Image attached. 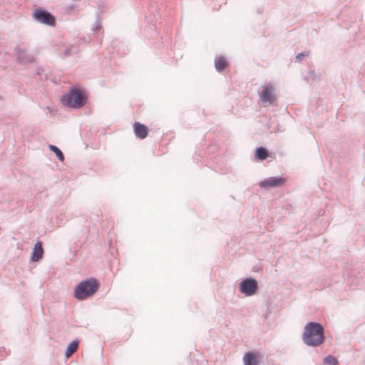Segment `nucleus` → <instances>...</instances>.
<instances>
[{
	"mask_svg": "<svg viewBox=\"0 0 365 365\" xmlns=\"http://www.w3.org/2000/svg\"><path fill=\"white\" fill-rule=\"evenodd\" d=\"M49 149L51 151L53 152L56 154V155L60 161L63 162L64 160V155L57 146L54 145H50Z\"/></svg>",
	"mask_w": 365,
	"mask_h": 365,
	"instance_id": "obj_16",
	"label": "nucleus"
},
{
	"mask_svg": "<svg viewBox=\"0 0 365 365\" xmlns=\"http://www.w3.org/2000/svg\"><path fill=\"white\" fill-rule=\"evenodd\" d=\"M36 74H37V75H41V71H40L39 70H38V71H36Z\"/></svg>",
	"mask_w": 365,
	"mask_h": 365,
	"instance_id": "obj_22",
	"label": "nucleus"
},
{
	"mask_svg": "<svg viewBox=\"0 0 365 365\" xmlns=\"http://www.w3.org/2000/svg\"><path fill=\"white\" fill-rule=\"evenodd\" d=\"M43 249L42 244L40 242H37L31 252V260L32 262L38 261L43 256Z\"/></svg>",
	"mask_w": 365,
	"mask_h": 365,
	"instance_id": "obj_11",
	"label": "nucleus"
},
{
	"mask_svg": "<svg viewBox=\"0 0 365 365\" xmlns=\"http://www.w3.org/2000/svg\"><path fill=\"white\" fill-rule=\"evenodd\" d=\"M307 56V53H305V52H301L299 53H298L297 56H296V61H302V59Z\"/></svg>",
	"mask_w": 365,
	"mask_h": 365,
	"instance_id": "obj_19",
	"label": "nucleus"
},
{
	"mask_svg": "<svg viewBox=\"0 0 365 365\" xmlns=\"http://www.w3.org/2000/svg\"><path fill=\"white\" fill-rule=\"evenodd\" d=\"M285 181V178L282 177H269L261 181L259 186L264 189L277 187L283 185Z\"/></svg>",
	"mask_w": 365,
	"mask_h": 365,
	"instance_id": "obj_7",
	"label": "nucleus"
},
{
	"mask_svg": "<svg viewBox=\"0 0 365 365\" xmlns=\"http://www.w3.org/2000/svg\"><path fill=\"white\" fill-rule=\"evenodd\" d=\"M71 48H66L63 53L65 57L71 55Z\"/></svg>",
	"mask_w": 365,
	"mask_h": 365,
	"instance_id": "obj_20",
	"label": "nucleus"
},
{
	"mask_svg": "<svg viewBox=\"0 0 365 365\" xmlns=\"http://www.w3.org/2000/svg\"><path fill=\"white\" fill-rule=\"evenodd\" d=\"M323 363L325 365H337L339 361L334 356L328 355L324 358Z\"/></svg>",
	"mask_w": 365,
	"mask_h": 365,
	"instance_id": "obj_17",
	"label": "nucleus"
},
{
	"mask_svg": "<svg viewBox=\"0 0 365 365\" xmlns=\"http://www.w3.org/2000/svg\"><path fill=\"white\" fill-rule=\"evenodd\" d=\"M215 66L217 71L220 72L225 69L228 66V63L225 60V57L220 56L216 58L215 61Z\"/></svg>",
	"mask_w": 365,
	"mask_h": 365,
	"instance_id": "obj_12",
	"label": "nucleus"
},
{
	"mask_svg": "<svg viewBox=\"0 0 365 365\" xmlns=\"http://www.w3.org/2000/svg\"><path fill=\"white\" fill-rule=\"evenodd\" d=\"M260 358L261 354L259 353L248 351L243 357L244 365H258Z\"/></svg>",
	"mask_w": 365,
	"mask_h": 365,
	"instance_id": "obj_9",
	"label": "nucleus"
},
{
	"mask_svg": "<svg viewBox=\"0 0 365 365\" xmlns=\"http://www.w3.org/2000/svg\"><path fill=\"white\" fill-rule=\"evenodd\" d=\"M101 29V23L100 19H96V21L93 24V26L91 27V30L93 32V34H96L98 31H99Z\"/></svg>",
	"mask_w": 365,
	"mask_h": 365,
	"instance_id": "obj_18",
	"label": "nucleus"
},
{
	"mask_svg": "<svg viewBox=\"0 0 365 365\" xmlns=\"http://www.w3.org/2000/svg\"><path fill=\"white\" fill-rule=\"evenodd\" d=\"M33 16L36 21L48 26H53L56 22V18L50 12L41 8L35 9Z\"/></svg>",
	"mask_w": 365,
	"mask_h": 365,
	"instance_id": "obj_6",
	"label": "nucleus"
},
{
	"mask_svg": "<svg viewBox=\"0 0 365 365\" xmlns=\"http://www.w3.org/2000/svg\"><path fill=\"white\" fill-rule=\"evenodd\" d=\"M100 283L95 278H89L79 282L75 287L74 297L78 300H84L93 295L99 289Z\"/></svg>",
	"mask_w": 365,
	"mask_h": 365,
	"instance_id": "obj_2",
	"label": "nucleus"
},
{
	"mask_svg": "<svg viewBox=\"0 0 365 365\" xmlns=\"http://www.w3.org/2000/svg\"><path fill=\"white\" fill-rule=\"evenodd\" d=\"M79 341L78 340H73L67 346L66 351V356L70 357L78 348Z\"/></svg>",
	"mask_w": 365,
	"mask_h": 365,
	"instance_id": "obj_13",
	"label": "nucleus"
},
{
	"mask_svg": "<svg viewBox=\"0 0 365 365\" xmlns=\"http://www.w3.org/2000/svg\"><path fill=\"white\" fill-rule=\"evenodd\" d=\"M259 96L260 99L263 103L268 102L272 105L274 102L275 97L274 95V88L271 85L264 86Z\"/></svg>",
	"mask_w": 365,
	"mask_h": 365,
	"instance_id": "obj_8",
	"label": "nucleus"
},
{
	"mask_svg": "<svg viewBox=\"0 0 365 365\" xmlns=\"http://www.w3.org/2000/svg\"><path fill=\"white\" fill-rule=\"evenodd\" d=\"M14 51L17 62L21 65L33 63L35 61L34 57L27 53L26 48L23 42L16 44Z\"/></svg>",
	"mask_w": 365,
	"mask_h": 365,
	"instance_id": "obj_4",
	"label": "nucleus"
},
{
	"mask_svg": "<svg viewBox=\"0 0 365 365\" xmlns=\"http://www.w3.org/2000/svg\"><path fill=\"white\" fill-rule=\"evenodd\" d=\"M302 339L308 346H319L325 341L324 327L319 322H309L304 327Z\"/></svg>",
	"mask_w": 365,
	"mask_h": 365,
	"instance_id": "obj_1",
	"label": "nucleus"
},
{
	"mask_svg": "<svg viewBox=\"0 0 365 365\" xmlns=\"http://www.w3.org/2000/svg\"><path fill=\"white\" fill-rule=\"evenodd\" d=\"M87 96L83 90L73 87L68 94L62 96L61 101L72 108H82L86 103Z\"/></svg>",
	"mask_w": 365,
	"mask_h": 365,
	"instance_id": "obj_3",
	"label": "nucleus"
},
{
	"mask_svg": "<svg viewBox=\"0 0 365 365\" xmlns=\"http://www.w3.org/2000/svg\"><path fill=\"white\" fill-rule=\"evenodd\" d=\"M133 129H134L135 135L138 138H139L140 139H144L147 137L148 129L147 126L145 125L144 124H142L139 122H135L133 124Z\"/></svg>",
	"mask_w": 365,
	"mask_h": 365,
	"instance_id": "obj_10",
	"label": "nucleus"
},
{
	"mask_svg": "<svg viewBox=\"0 0 365 365\" xmlns=\"http://www.w3.org/2000/svg\"><path fill=\"white\" fill-rule=\"evenodd\" d=\"M75 8H76V5L71 4L66 7V10L68 11H71V10L74 9Z\"/></svg>",
	"mask_w": 365,
	"mask_h": 365,
	"instance_id": "obj_21",
	"label": "nucleus"
},
{
	"mask_svg": "<svg viewBox=\"0 0 365 365\" xmlns=\"http://www.w3.org/2000/svg\"><path fill=\"white\" fill-rule=\"evenodd\" d=\"M46 108H47L49 111H51V108H50V107H49V106H47V107H46Z\"/></svg>",
	"mask_w": 365,
	"mask_h": 365,
	"instance_id": "obj_23",
	"label": "nucleus"
},
{
	"mask_svg": "<svg viewBox=\"0 0 365 365\" xmlns=\"http://www.w3.org/2000/svg\"><path fill=\"white\" fill-rule=\"evenodd\" d=\"M304 80L309 83L318 81L320 80V74L317 73L314 71L310 70L309 71L307 75L304 77Z\"/></svg>",
	"mask_w": 365,
	"mask_h": 365,
	"instance_id": "obj_14",
	"label": "nucleus"
},
{
	"mask_svg": "<svg viewBox=\"0 0 365 365\" xmlns=\"http://www.w3.org/2000/svg\"><path fill=\"white\" fill-rule=\"evenodd\" d=\"M269 156V152L264 147H259L256 149L255 157L259 160H265Z\"/></svg>",
	"mask_w": 365,
	"mask_h": 365,
	"instance_id": "obj_15",
	"label": "nucleus"
},
{
	"mask_svg": "<svg viewBox=\"0 0 365 365\" xmlns=\"http://www.w3.org/2000/svg\"><path fill=\"white\" fill-rule=\"evenodd\" d=\"M239 288L241 293L248 297L252 296L258 289L257 281L252 277H247L241 281Z\"/></svg>",
	"mask_w": 365,
	"mask_h": 365,
	"instance_id": "obj_5",
	"label": "nucleus"
}]
</instances>
